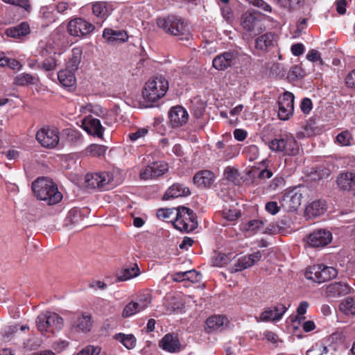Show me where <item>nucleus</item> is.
Here are the masks:
<instances>
[{"label": "nucleus", "instance_id": "423d86ee", "mask_svg": "<svg viewBox=\"0 0 355 355\" xmlns=\"http://www.w3.org/2000/svg\"><path fill=\"white\" fill-rule=\"evenodd\" d=\"M157 25L166 33L180 37L181 40H188L190 37L187 25L180 17L170 15L167 17L159 18L157 20Z\"/></svg>", "mask_w": 355, "mask_h": 355}, {"label": "nucleus", "instance_id": "393cba45", "mask_svg": "<svg viewBox=\"0 0 355 355\" xmlns=\"http://www.w3.org/2000/svg\"><path fill=\"white\" fill-rule=\"evenodd\" d=\"M336 182L340 190L355 191V171L340 173L337 177Z\"/></svg>", "mask_w": 355, "mask_h": 355}, {"label": "nucleus", "instance_id": "680f3d73", "mask_svg": "<svg viewBox=\"0 0 355 355\" xmlns=\"http://www.w3.org/2000/svg\"><path fill=\"white\" fill-rule=\"evenodd\" d=\"M239 215L240 214L237 211L231 209L224 210L223 213V217L230 221L237 219Z\"/></svg>", "mask_w": 355, "mask_h": 355}, {"label": "nucleus", "instance_id": "49530a36", "mask_svg": "<svg viewBox=\"0 0 355 355\" xmlns=\"http://www.w3.org/2000/svg\"><path fill=\"white\" fill-rule=\"evenodd\" d=\"M93 13L98 17H104L107 15L105 3L96 2L92 6Z\"/></svg>", "mask_w": 355, "mask_h": 355}, {"label": "nucleus", "instance_id": "58836bf2", "mask_svg": "<svg viewBox=\"0 0 355 355\" xmlns=\"http://www.w3.org/2000/svg\"><path fill=\"white\" fill-rule=\"evenodd\" d=\"M114 338L121 343L127 349H133L136 345V339L132 334H123L121 333L114 336Z\"/></svg>", "mask_w": 355, "mask_h": 355}, {"label": "nucleus", "instance_id": "5fc2aeb1", "mask_svg": "<svg viewBox=\"0 0 355 355\" xmlns=\"http://www.w3.org/2000/svg\"><path fill=\"white\" fill-rule=\"evenodd\" d=\"M313 108V104L312 101L309 98H304L302 100L301 104H300V110L302 112L305 114H308L311 112V110Z\"/></svg>", "mask_w": 355, "mask_h": 355}, {"label": "nucleus", "instance_id": "20e7f679", "mask_svg": "<svg viewBox=\"0 0 355 355\" xmlns=\"http://www.w3.org/2000/svg\"><path fill=\"white\" fill-rule=\"evenodd\" d=\"M36 326L43 336L50 337L63 327V319L55 313L47 311L37 317Z\"/></svg>", "mask_w": 355, "mask_h": 355}, {"label": "nucleus", "instance_id": "c85d7f7f", "mask_svg": "<svg viewBox=\"0 0 355 355\" xmlns=\"http://www.w3.org/2000/svg\"><path fill=\"white\" fill-rule=\"evenodd\" d=\"M103 38L109 43L125 42L128 39L126 31L123 30H113L105 28L103 33Z\"/></svg>", "mask_w": 355, "mask_h": 355}, {"label": "nucleus", "instance_id": "0e129e2a", "mask_svg": "<svg viewBox=\"0 0 355 355\" xmlns=\"http://www.w3.org/2000/svg\"><path fill=\"white\" fill-rule=\"evenodd\" d=\"M345 83L348 87L355 89V69L347 74Z\"/></svg>", "mask_w": 355, "mask_h": 355}, {"label": "nucleus", "instance_id": "774afa93", "mask_svg": "<svg viewBox=\"0 0 355 355\" xmlns=\"http://www.w3.org/2000/svg\"><path fill=\"white\" fill-rule=\"evenodd\" d=\"M322 355H338V352L333 345H323Z\"/></svg>", "mask_w": 355, "mask_h": 355}, {"label": "nucleus", "instance_id": "e2e57ef3", "mask_svg": "<svg viewBox=\"0 0 355 355\" xmlns=\"http://www.w3.org/2000/svg\"><path fill=\"white\" fill-rule=\"evenodd\" d=\"M18 326L16 324L6 327L2 332L3 337L9 338L12 334L17 332Z\"/></svg>", "mask_w": 355, "mask_h": 355}, {"label": "nucleus", "instance_id": "2f4dec72", "mask_svg": "<svg viewBox=\"0 0 355 355\" xmlns=\"http://www.w3.org/2000/svg\"><path fill=\"white\" fill-rule=\"evenodd\" d=\"M349 291L350 288L346 283L334 282L327 286L326 293L329 297H336L347 295Z\"/></svg>", "mask_w": 355, "mask_h": 355}, {"label": "nucleus", "instance_id": "0eeeda50", "mask_svg": "<svg viewBox=\"0 0 355 355\" xmlns=\"http://www.w3.org/2000/svg\"><path fill=\"white\" fill-rule=\"evenodd\" d=\"M268 147L272 151L282 153L284 155L294 156L299 152V146L291 134H286L270 141Z\"/></svg>", "mask_w": 355, "mask_h": 355}, {"label": "nucleus", "instance_id": "dca6fc26", "mask_svg": "<svg viewBox=\"0 0 355 355\" xmlns=\"http://www.w3.org/2000/svg\"><path fill=\"white\" fill-rule=\"evenodd\" d=\"M168 167L166 162L159 161L153 162L140 171L139 176L144 180L155 179L168 171Z\"/></svg>", "mask_w": 355, "mask_h": 355}, {"label": "nucleus", "instance_id": "4d7b16f0", "mask_svg": "<svg viewBox=\"0 0 355 355\" xmlns=\"http://www.w3.org/2000/svg\"><path fill=\"white\" fill-rule=\"evenodd\" d=\"M266 210L272 215H275L279 211V207L278 206L277 202L270 201L266 204L265 206Z\"/></svg>", "mask_w": 355, "mask_h": 355}, {"label": "nucleus", "instance_id": "79ce46f5", "mask_svg": "<svg viewBox=\"0 0 355 355\" xmlns=\"http://www.w3.org/2000/svg\"><path fill=\"white\" fill-rule=\"evenodd\" d=\"M177 209H159L157 212V216L159 218L162 220H168L172 221L173 218H176Z\"/></svg>", "mask_w": 355, "mask_h": 355}, {"label": "nucleus", "instance_id": "13d9d810", "mask_svg": "<svg viewBox=\"0 0 355 355\" xmlns=\"http://www.w3.org/2000/svg\"><path fill=\"white\" fill-rule=\"evenodd\" d=\"M323 344L315 343L311 349L306 351V355H322Z\"/></svg>", "mask_w": 355, "mask_h": 355}, {"label": "nucleus", "instance_id": "69168bd1", "mask_svg": "<svg viewBox=\"0 0 355 355\" xmlns=\"http://www.w3.org/2000/svg\"><path fill=\"white\" fill-rule=\"evenodd\" d=\"M221 12L223 17L227 20H230L233 17L232 10L229 5L222 6Z\"/></svg>", "mask_w": 355, "mask_h": 355}, {"label": "nucleus", "instance_id": "f8f14e48", "mask_svg": "<svg viewBox=\"0 0 355 355\" xmlns=\"http://www.w3.org/2000/svg\"><path fill=\"white\" fill-rule=\"evenodd\" d=\"M69 320L71 329L76 332H89L93 326L92 315L87 312L69 313Z\"/></svg>", "mask_w": 355, "mask_h": 355}, {"label": "nucleus", "instance_id": "37998d69", "mask_svg": "<svg viewBox=\"0 0 355 355\" xmlns=\"http://www.w3.org/2000/svg\"><path fill=\"white\" fill-rule=\"evenodd\" d=\"M106 148L104 146L93 144L87 146L86 152L93 157H101L105 153Z\"/></svg>", "mask_w": 355, "mask_h": 355}, {"label": "nucleus", "instance_id": "864d4df0", "mask_svg": "<svg viewBox=\"0 0 355 355\" xmlns=\"http://www.w3.org/2000/svg\"><path fill=\"white\" fill-rule=\"evenodd\" d=\"M3 155L9 160H17L21 157V152L15 148H10L7 151H3Z\"/></svg>", "mask_w": 355, "mask_h": 355}, {"label": "nucleus", "instance_id": "338daca9", "mask_svg": "<svg viewBox=\"0 0 355 355\" xmlns=\"http://www.w3.org/2000/svg\"><path fill=\"white\" fill-rule=\"evenodd\" d=\"M280 231L279 225L275 224H270L266 228L263 227V233L268 234H276Z\"/></svg>", "mask_w": 355, "mask_h": 355}, {"label": "nucleus", "instance_id": "9d476101", "mask_svg": "<svg viewBox=\"0 0 355 355\" xmlns=\"http://www.w3.org/2000/svg\"><path fill=\"white\" fill-rule=\"evenodd\" d=\"M338 275L336 268L324 264L314 265L305 272L306 279L317 283H322L335 278Z\"/></svg>", "mask_w": 355, "mask_h": 355}, {"label": "nucleus", "instance_id": "f03ea898", "mask_svg": "<svg viewBox=\"0 0 355 355\" xmlns=\"http://www.w3.org/2000/svg\"><path fill=\"white\" fill-rule=\"evenodd\" d=\"M168 89V83L162 76H155L148 80L142 90V96L147 103L146 107H150L153 103L163 98Z\"/></svg>", "mask_w": 355, "mask_h": 355}, {"label": "nucleus", "instance_id": "ea45409f", "mask_svg": "<svg viewBox=\"0 0 355 355\" xmlns=\"http://www.w3.org/2000/svg\"><path fill=\"white\" fill-rule=\"evenodd\" d=\"M264 225L265 222L261 220H252L246 224L245 229L250 234L263 232Z\"/></svg>", "mask_w": 355, "mask_h": 355}, {"label": "nucleus", "instance_id": "09e8293b", "mask_svg": "<svg viewBox=\"0 0 355 355\" xmlns=\"http://www.w3.org/2000/svg\"><path fill=\"white\" fill-rule=\"evenodd\" d=\"M4 3L19 6L28 12L31 10V6L28 0H2Z\"/></svg>", "mask_w": 355, "mask_h": 355}, {"label": "nucleus", "instance_id": "de8ad7c7", "mask_svg": "<svg viewBox=\"0 0 355 355\" xmlns=\"http://www.w3.org/2000/svg\"><path fill=\"white\" fill-rule=\"evenodd\" d=\"M352 135L349 131H343L339 133L336 137V141L343 146H347L350 144Z\"/></svg>", "mask_w": 355, "mask_h": 355}, {"label": "nucleus", "instance_id": "a878e982", "mask_svg": "<svg viewBox=\"0 0 355 355\" xmlns=\"http://www.w3.org/2000/svg\"><path fill=\"white\" fill-rule=\"evenodd\" d=\"M159 347L164 351L175 353L180 349L178 337L175 334H166L159 343Z\"/></svg>", "mask_w": 355, "mask_h": 355}, {"label": "nucleus", "instance_id": "e433bc0d", "mask_svg": "<svg viewBox=\"0 0 355 355\" xmlns=\"http://www.w3.org/2000/svg\"><path fill=\"white\" fill-rule=\"evenodd\" d=\"M82 49L80 47L73 48L71 51V55L67 62V67L70 70H77L81 60Z\"/></svg>", "mask_w": 355, "mask_h": 355}, {"label": "nucleus", "instance_id": "5701e85b", "mask_svg": "<svg viewBox=\"0 0 355 355\" xmlns=\"http://www.w3.org/2000/svg\"><path fill=\"white\" fill-rule=\"evenodd\" d=\"M82 128L89 135L101 137L103 135L104 128L98 119L92 116H86L82 121Z\"/></svg>", "mask_w": 355, "mask_h": 355}, {"label": "nucleus", "instance_id": "7ed1b4c3", "mask_svg": "<svg viewBox=\"0 0 355 355\" xmlns=\"http://www.w3.org/2000/svg\"><path fill=\"white\" fill-rule=\"evenodd\" d=\"M39 47L42 55L53 54V55L45 58L37 65L38 69L49 73L48 76H49L50 73L54 71L58 65V60L55 56L61 55V53L57 51L59 49V44L51 39L40 42Z\"/></svg>", "mask_w": 355, "mask_h": 355}, {"label": "nucleus", "instance_id": "f704fd0d", "mask_svg": "<svg viewBox=\"0 0 355 355\" xmlns=\"http://www.w3.org/2000/svg\"><path fill=\"white\" fill-rule=\"evenodd\" d=\"M201 275L195 270H187L185 272H179L173 275L172 279L175 282H182L185 280L192 282H198Z\"/></svg>", "mask_w": 355, "mask_h": 355}, {"label": "nucleus", "instance_id": "6e6552de", "mask_svg": "<svg viewBox=\"0 0 355 355\" xmlns=\"http://www.w3.org/2000/svg\"><path fill=\"white\" fill-rule=\"evenodd\" d=\"M173 224L176 229L185 232H192L198 227L193 211L185 207L177 208L176 218Z\"/></svg>", "mask_w": 355, "mask_h": 355}, {"label": "nucleus", "instance_id": "39448f33", "mask_svg": "<svg viewBox=\"0 0 355 355\" xmlns=\"http://www.w3.org/2000/svg\"><path fill=\"white\" fill-rule=\"evenodd\" d=\"M116 173L111 171L87 173L85 178L86 186L93 189L110 190L121 183L116 178Z\"/></svg>", "mask_w": 355, "mask_h": 355}, {"label": "nucleus", "instance_id": "412c9836", "mask_svg": "<svg viewBox=\"0 0 355 355\" xmlns=\"http://www.w3.org/2000/svg\"><path fill=\"white\" fill-rule=\"evenodd\" d=\"M262 254L260 251H257L248 255L239 257L233 264L234 271H242L250 268L257 263L261 258Z\"/></svg>", "mask_w": 355, "mask_h": 355}, {"label": "nucleus", "instance_id": "4468645a", "mask_svg": "<svg viewBox=\"0 0 355 355\" xmlns=\"http://www.w3.org/2000/svg\"><path fill=\"white\" fill-rule=\"evenodd\" d=\"M36 139L43 147L54 148L59 144V131L55 128L44 127L37 131Z\"/></svg>", "mask_w": 355, "mask_h": 355}, {"label": "nucleus", "instance_id": "8fccbe9b", "mask_svg": "<svg viewBox=\"0 0 355 355\" xmlns=\"http://www.w3.org/2000/svg\"><path fill=\"white\" fill-rule=\"evenodd\" d=\"M245 1L248 2L250 4L258 7L261 9H262L264 11L271 12H272V8L271 6L268 4L266 1L263 0H245Z\"/></svg>", "mask_w": 355, "mask_h": 355}, {"label": "nucleus", "instance_id": "4c0bfd02", "mask_svg": "<svg viewBox=\"0 0 355 355\" xmlns=\"http://www.w3.org/2000/svg\"><path fill=\"white\" fill-rule=\"evenodd\" d=\"M339 310L347 315H355V297H347L339 304Z\"/></svg>", "mask_w": 355, "mask_h": 355}, {"label": "nucleus", "instance_id": "aec40b11", "mask_svg": "<svg viewBox=\"0 0 355 355\" xmlns=\"http://www.w3.org/2000/svg\"><path fill=\"white\" fill-rule=\"evenodd\" d=\"M238 53L229 51L217 55L212 61L213 67L217 70H225L234 64Z\"/></svg>", "mask_w": 355, "mask_h": 355}, {"label": "nucleus", "instance_id": "9b49d317", "mask_svg": "<svg viewBox=\"0 0 355 355\" xmlns=\"http://www.w3.org/2000/svg\"><path fill=\"white\" fill-rule=\"evenodd\" d=\"M151 296L149 293L139 294L135 299L128 302L124 307L121 315L130 318L147 309L151 304Z\"/></svg>", "mask_w": 355, "mask_h": 355}, {"label": "nucleus", "instance_id": "a18cd8bd", "mask_svg": "<svg viewBox=\"0 0 355 355\" xmlns=\"http://www.w3.org/2000/svg\"><path fill=\"white\" fill-rule=\"evenodd\" d=\"M304 0H279V5L288 10H295L303 4Z\"/></svg>", "mask_w": 355, "mask_h": 355}, {"label": "nucleus", "instance_id": "4be33fe9", "mask_svg": "<svg viewBox=\"0 0 355 355\" xmlns=\"http://www.w3.org/2000/svg\"><path fill=\"white\" fill-rule=\"evenodd\" d=\"M169 119L171 126L178 128L182 126L187 122L189 114L184 107L175 106L170 110Z\"/></svg>", "mask_w": 355, "mask_h": 355}, {"label": "nucleus", "instance_id": "bf43d9fd", "mask_svg": "<svg viewBox=\"0 0 355 355\" xmlns=\"http://www.w3.org/2000/svg\"><path fill=\"white\" fill-rule=\"evenodd\" d=\"M194 101L196 103H199V107L197 108L193 107V113L196 118H200L203 114L206 105L198 98L194 99Z\"/></svg>", "mask_w": 355, "mask_h": 355}, {"label": "nucleus", "instance_id": "6e6d98bb", "mask_svg": "<svg viewBox=\"0 0 355 355\" xmlns=\"http://www.w3.org/2000/svg\"><path fill=\"white\" fill-rule=\"evenodd\" d=\"M285 184L284 178L282 177L275 178L269 185L270 190L275 191L278 188H282Z\"/></svg>", "mask_w": 355, "mask_h": 355}, {"label": "nucleus", "instance_id": "7c9ffc66", "mask_svg": "<svg viewBox=\"0 0 355 355\" xmlns=\"http://www.w3.org/2000/svg\"><path fill=\"white\" fill-rule=\"evenodd\" d=\"M190 194V190L188 187L182 184H173L166 191L163 196L164 200L176 198L182 196H187Z\"/></svg>", "mask_w": 355, "mask_h": 355}, {"label": "nucleus", "instance_id": "6ab92c4d", "mask_svg": "<svg viewBox=\"0 0 355 355\" xmlns=\"http://www.w3.org/2000/svg\"><path fill=\"white\" fill-rule=\"evenodd\" d=\"M302 195L297 189L286 191L281 200L282 206L288 211H294L301 205Z\"/></svg>", "mask_w": 355, "mask_h": 355}, {"label": "nucleus", "instance_id": "1a4fd4ad", "mask_svg": "<svg viewBox=\"0 0 355 355\" xmlns=\"http://www.w3.org/2000/svg\"><path fill=\"white\" fill-rule=\"evenodd\" d=\"M240 24L242 28L248 33L259 34L264 28L263 17L259 12H245L241 17Z\"/></svg>", "mask_w": 355, "mask_h": 355}, {"label": "nucleus", "instance_id": "a19ab883", "mask_svg": "<svg viewBox=\"0 0 355 355\" xmlns=\"http://www.w3.org/2000/svg\"><path fill=\"white\" fill-rule=\"evenodd\" d=\"M35 78L30 73H22L15 78V84L18 86H26L35 83Z\"/></svg>", "mask_w": 355, "mask_h": 355}, {"label": "nucleus", "instance_id": "a211bd4d", "mask_svg": "<svg viewBox=\"0 0 355 355\" xmlns=\"http://www.w3.org/2000/svg\"><path fill=\"white\" fill-rule=\"evenodd\" d=\"M288 308L282 304L265 309L259 317H256L257 322L280 320Z\"/></svg>", "mask_w": 355, "mask_h": 355}, {"label": "nucleus", "instance_id": "c03bdc74", "mask_svg": "<svg viewBox=\"0 0 355 355\" xmlns=\"http://www.w3.org/2000/svg\"><path fill=\"white\" fill-rule=\"evenodd\" d=\"M148 132V128H141L137 129L135 132L129 133L128 137L132 142H135L140 139L144 138Z\"/></svg>", "mask_w": 355, "mask_h": 355}, {"label": "nucleus", "instance_id": "473e14b6", "mask_svg": "<svg viewBox=\"0 0 355 355\" xmlns=\"http://www.w3.org/2000/svg\"><path fill=\"white\" fill-rule=\"evenodd\" d=\"M6 33L8 37L19 39L30 33V26L27 22H21L17 26L7 28Z\"/></svg>", "mask_w": 355, "mask_h": 355}, {"label": "nucleus", "instance_id": "f257e3e1", "mask_svg": "<svg viewBox=\"0 0 355 355\" xmlns=\"http://www.w3.org/2000/svg\"><path fill=\"white\" fill-rule=\"evenodd\" d=\"M34 194L41 200L49 205H55L62 199V193L57 185L50 179L39 178L32 183Z\"/></svg>", "mask_w": 355, "mask_h": 355}, {"label": "nucleus", "instance_id": "2eb2a0df", "mask_svg": "<svg viewBox=\"0 0 355 355\" xmlns=\"http://www.w3.org/2000/svg\"><path fill=\"white\" fill-rule=\"evenodd\" d=\"M295 96L293 93L285 92L278 101V116L281 120H288L294 111Z\"/></svg>", "mask_w": 355, "mask_h": 355}, {"label": "nucleus", "instance_id": "c756f323", "mask_svg": "<svg viewBox=\"0 0 355 355\" xmlns=\"http://www.w3.org/2000/svg\"><path fill=\"white\" fill-rule=\"evenodd\" d=\"M140 275V270L137 263L125 266L117 272V279L119 282L130 280Z\"/></svg>", "mask_w": 355, "mask_h": 355}, {"label": "nucleus", "instance_id": "bb28decb", "mask_svg": "<svg viewBox=\"0 0 355 355\" xmlns=\"http://www.w3.org/2000/svg\"><path fill=\"white\" fill-rule=\"evenodd\" d=\"M229 325V320L225 315H211L207 319L206 326L211 331H222Z\"/></svg>", "mask_w": 355, "mask_h": 355}, {"label": "nucleus", "instance_id": "052dcab7", "mask_svg": "<svg viewBox=\"0 0 355 355\" xmlns=\"http://www.w3.org/2000/svg\"><path fill=\"white\" fill-rule=\"evenodd\" d=\"M305 48L302 43H297L292 45L291 51L293 55L300 56L304 52Z\"/></svg>", "mask_w": 355, "mask_h": 355}, {"label": "nucleus", "instance_id": "f3484780", "mask_svg": "<svg viewBox=\"0 0 355 355\" xmlns=\"http://www.w3.org/2000/svg\"><path fill=\"white\" fill-rule=\"evenodd\" d=\"M332 240L331 233L326 230H318L309 234L306 239V244L312 248H322Z\"/></svg>", "mask_w": 355, "mask_h": 355}, {"label": "nucleus", "instance_id": "b1692460", "mask_svg": "<svg viewBox=\"0 0 355 355\" xmlns=\"http://www.w3.org/2000/svg\"><path fill=\"white\" fill-rule=\"evenodd\" d=\"M276 36L272 33H266L255 40V49L261 53H266L276 45Z\"/></svg>", "mask_w": 355, "mask_h": 355}, {"label": "nucleus", "instance_id": "c9c22d12", "mask_svg": "<svg viewBox=\"0 0 355 355\" xmlns=\"http://www.w3.org/2000/svg\"><path fill=\"white\" fill-rule=\"evenodd\" d=\"M326 210V202L322 200H314L306 208L308 215L318 216L322 214Z\"/></svg>", "mask_w": 355, "mask_h": 355}, {"label": "nucleus", "instance_id": "72a5a7b5", "mask_svg": "<svg viewBox=\"0 0 355 355\" xmlns=\"http://www.w3.org/2000/svg\"><path fill=\"white\" fill-rule=\"evenodd\" d=\"M58 78L60 83L65 87H73L76 82V78L72 70L62 69L58 73Z\"/></svg>", "mask_w": 355, "mask_h": 355}, {"label": "nucleus", "instance_id": "603ef678", "mask_svg": "<svg viewBox=\"0 0 355 355\" xmlns=\"http://www.w3.org/2000/svg\"><path fill=\"white\" fill-rule=\"evenodd\" d=\"M306 59L312 62H318L320 64L322 63V60L320 52L315 49H311L309 51L306 55Z\"/></svg>", "mask_w": 355, "mask_h": 355}, {"label": "nucleus", "instance_id": "ddd939ff", "mask_svg": "<svg viewBox=\"0 0 355 355\" xmlns=\"http://www.w3.org/2000/svg\"><path fill=\"white\" fill-rule=\"evenodd\" d=\"M94 29V25L80 17L70 20L67 25V32L73 37H85Z\"/></svg>", "mask_w": 355, "mask_h": 355}, {"label": "nucleus", "instance_id": "3c124183", "mask_svg": "<svg viewBox=\"0 0 355 355\" xmlns=\"http://www.w3.org/2000/svg\"><path fill=\"white\" fill-rule=\"evenodd\" d=\"M101 352V348L98 347L87 346L76 355H99Z\"/></svg>", "mask_w": 355, "mask_h": 355}, {"label": "nucleus", "instance_id": "cd10ccee", "mask_svg": "<svg viewBox=\"0 0 355 355\" xmlns=\"http://www.w3.org/2000/svg\"><path fill=\"white\" fill-rule=\"evenodd\" d=\"M214 174L209 170L199 171L193 178L194 184L200 187H209L214 183Z\"/></svg>", "mask_w": 355, "mask_h": 355}]
</instances>
